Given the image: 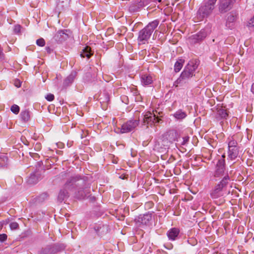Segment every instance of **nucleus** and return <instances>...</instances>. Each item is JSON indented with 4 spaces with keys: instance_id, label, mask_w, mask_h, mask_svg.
Listing matches in <instances>:
<instances>
[{
    "instance_id": "32",
    "label": "nucleus",
    "mask_w": 254,
    "mask_h": 254,
    "mask_svg": "<svg viewBox=\"0 0 254 254\" xmlns=\"http://www.w3.org/2000/svg\"><path fill=\"white\" fill-rule=\"evenodd\" d=\"M7 239V235L5 234H0V241L4 242Z\"/></svg>"
},
{
    "instance_id": "7",
    "label": "nucleus",
    "mask_w": 254,
    "mask_h": 254,
    "mask_svg": "<svg viewBox=\"0 0 254 254\" xmlns=\"http://www.w3.org/2000/svg\"><path fill=\"white\" fill-rule=\"evenodd\" d=\"M233 3V0H220L219 9L221 12H225L230 10Z\"/></svg>"
},
{
    "instance_id": "4",
    "label": "nucleus",
    "mask_w": 254,
    "mask_h": 254,
    "mask_svg": "<svg viewBox=\"0 0 254 254\" xmlns=\"http://www.w3.org/2000/svg\"><path fill=\"white\" fill-rule=\"evenodd\" d=\"M162 117V116L161 115V113L158 112L156 110L153 111L152 113L148 112L144 115L143 123L144 125H147V127H151L155 124L159 123L160 121L161 120L160 117Z\"/></svg>"
},
{
    "instance_id": "25",
    "label": "nucleus",
    "mask_w": 254,
    "mask_h": 254,
    "mask_svg": "<svg viewBox=\"0 0 254 254\" xmlns=\"http://www.w3.org/2000/svg\"><path fill=\"white\" fill-rule=\"evenodd\" d=\"M237 142L235 140H232L229 142V148H238L237 146Z\"/></svg>"
},
{
    "instance_id": "17",
    "label": "nucleus",
    "mask_w": 254,
    "mask_h": 254,
    "mask_svg": "<svg viewBox=\"0 0 254 254\" xmlns=\"http://www.w3.org/2000/svg\"><path fill=\"white\" fill-rule=\"evenodd\" d=\"M93 53H91V48L86 46L82 50V52H81L80 56L82 58L87 57L89 59L92 55Z\"/></svg>"
},
{
    "instance_id": "8",
    "label": "nucleus",
    "mask_w": 254,
    "mask_h": 254,
    "mask_svg": "<svg viewBox=\"0 0 254 254\" xmlns=\"http://www.w3.org/2000/svg\"><path fill=\"white\" fill-rule=\"evenodd\" d=\"M223 159L221 160H219L218 161L216 166V170L214 174V177H220L223 176L224 175L225 171V160L224 158L225 157L224 155H222Z\"/></svg>"
},
{
    "instance_id": "27",
    "label": "nucleus",
    "mask_w": 254,
    "mask_h": 254,
    "mask_svg": "<svg viewBox=\"0 0 254 254\" xmlns=\"http://www.w3.org/2000/svg\"><path fill=\"white\" fill-rule=\"evenodd\" d=\"M9 226L11 230H16L19 228V225L16 222H13L10 223Z\"/></svg>"
},
{
    "instance_id": "13",
    "label": "nucleus",
    "mask_w": 254,
    "mask_h": 254,
    "mask_svg": "<svg viewBox=\"0 0 254 254\" xmlns=\"http://www.w3.org/2000/svg\"><path fill=\"white\" fill-rule=\"evenodd\" d=\"M180 233L179 229L173 228L170 229L167 232V235L169 240L174 241L176 240Z\"/></svg>"
},
{
    "instance_id": "9",
    "label": "nucleus",
    "mask_w": 254,
    "mask_h": 254,
    "mask_svg": "<svg viewBox=\"0 0 254 254\" xmlns=\"http://www.w3.org/2000/svg\"><path fill=\"white\" fill-rule=\"evenodd\" d=\"M206 37V33L203 31H200L198 33L192 35L190 37V42L191 44H195L202 41Z\"/></svg>"
},
{
    "instance_id": "10",
    "label": "nucleus",
    "mask_w": 254,
    "mask_h": 254,
    "mask_svg": "<svg viewBox=\"0 0 254 254\" xmlns=\"http://www.w3.org/2000/svg\"><path fill=\"white\" fill-rule=\"evenodd\" d=\"M152 220V214L146 213L143 215H140L138 218V221L143 225H149Z\"/></svg>"
},
{
    "instance_id": "1",
    "label": "nucleus",
    "mask_w": 254,
    "mask_h": 254,
    "mask_svg": "<svg viewBox=\"0 0 254 254\" xmlns=\"http://www.w3.org/2000/svg\"><path fill=\"white\" fill-rule=\"evenodd\" d=\"M159 21L155 20L149 23L144 28L141 30L137 37L138 45H143L147 43L153 32L158 26Z\"/></svg>"
},
{
    "instance_id": "14",
    "label": "nucleus",
    "mask_w": 254,
    "mask_h": 254,
    "mask_svg": "<svg viewBox=\"0 0 254 254\" xmlns=\"http://www.w3.org/2000/svg\"><path fill=\"white\" fill-rule=\"evenodd\" d=\"M213 11V9L205 3L203 6L199 9V12L202 14V16H207L210 14Z\"/></svg>"
},
{
    "instance_id": "31",
    "label": "nucleus",
    "mask_w": 254,
    "mask_h": 254,
    "mask_svg": "<svg viewBox=\"0 0 254 254\" xmlns=\"http://www.w3.org/2000/svg\"><path fill=\"white\" fill-rule=\"evenodd\" d=\"M130 90L133 95H137L138 94V91L136 87H131L130 88Z\"/></svg>"
},
{
    "instance_id": "41",
    "label": "nucleus",
    "mask_w": 254,
    "mask_h": 254,
    "mask_svg": "<svg viewBox=\"0 0 254 254\" xmlns=\"http://www.w3.org/2000/svg\"><path fill=\"white\" fill-rule=\"evenodd\" d=\"M71 181L72 182H75V180H74V179H72Z\"/></svg>"
},
{
    "instance_id": "12",
    "label": "nucleus",
    "mask_w": 254,
    "mask_h": 254,
    "mask_svg": "<svg viewBox=\"0 0 254 254\" xmlns=\"http://www.w3.org/2000/svg\"><path fill=\"white\" fill-rule=\"evenodd\" d=\"M217 114L218 115V117H216L217 118H220V119H226L228 116L227 110L225 107H223L221 105H217Z\"/></svg>"
},
{
    "instance_id": "15",
    "label": "nucleus",
    "mask_w": 254,
    "mask_h": 254,
    "mask_svg": "<svg viewBox=\"0 0 254 254\" xmlns=\"http://www.w3.org/2000/svg\"><path fill=\"white\" fill-rule=\"evenodd\" d=\"M141 83L144 85H149L151 84L153 82V79L151 76L143 74L141 77Z\"/></svg>"
},
{
    "instance_id": "29",
    "label": "nucleus",
    "mask_w": 254,
    "mask_h": 254,
    "mask_svg": "<svg viewBox=\"0 0 254 254\" xmlns=\"http://www.w3.org/2000/svg\"><path fill=\"white\" fill-rule=\"evenodd\" d=\"M247 26L249 27H252L254 26V15L248 22Z\"/></svg>"
},
{
    "instance_id": "39",
    "label": "nucleus",
    "mask_w": 254,
    "mask_h": 254,
    "mask_svg": "<svg viewBox=\"0 0 254 254\" xmlns=\"http://www.w3.org/2000/svg\"><path fill=\"white\" fill-rule=\"evenodd\" d=\"M71 183V182H67L66 184H65V187L67 188L68 187V186H69Z\"/></svg>"
},
{
    "instance_id": "11",
    "label": "nucleus",
    "mask_w": 254,
    "mask_h": 254,
    "mask_svg": "<svg viewBox=\"0 0 254 254\" xmlns=\"http://www.w3.org/2000/svg\"><path fill=\"white\" fill-rule=\"evenodd\" d=\"M66 30L58 31L54 37L56 40L61 42L66 39L68 37V34L66 33Z\"/></svg>"
},
{
    "instance_id": "36",
    "label": "nucleus",
    "mask_w": 254,
    "mask_h": 254,
    "mask_svg": "<svg viewBox=\"0 0 254 254\" xmlns=\"http://www.w3.org/2000/svg\"><path fill=\"white\" fill-rule=\"evenodd\" d=\"M236 19V17L233 15H230L228 17V20L230 21H234Z\"/></svg>"
},
{
    "instance_id": "20",
    "label": "nucleus",
    "mask_w": 254,
    "mask_h": 254,
    "mask_svg": "<svg viewBox=\"0 0 254 254\" xmlns=\"http://www.w3.org/2000/svg\"><path fill=\"white\" fill-rule=\"evenodd\" d=\"M20 117L23 122H28L30 118V113L27 110L22 111L20 113Z\"/></svg>"
},
{
    "instance_id": "38",
    "label": "nucleus",
    "mask_w": 254,
    "mask_h": 254,
    "mask_svg": "<svg viewBox=\"0 0 254 254\" xmlns=\"http://www.w3.org/2000/svg\"><path fill=\"white\" fill-rule=\"evenodd\" d=\"M251 91L254 94V83L251 86Z\"/></svg>"
},
{
    "instance_id": "5",
    "label": "nucleus",
    "mask_w": 254,
    "mask_h": 254,
    "mask_svg": "<svg viewBox=\"0 0 254 254\" xmlns=\"http://www.w3.org/2000/svg\"><path fill=\"white\" fill-rule=\"evenodd\" d=\"M138 124V120L129 121L122 126L121 132L124 133L130 132L135 128Z\"/></svg>"
},
{
    "instance_id": "6",
    "label": "nucleus",
    "mask_w": 254,
    "mask_h": 254,
    "mask_svg": "<svg viewBox=\"0 0 254 254\" xmlns=\"http://www.w3.org/2000/svg\"><path fill=\"white\" fill-rule=\"evenodd\" d=\"M99 100L100 102L102 109L106 110L110 102V96L106 91L101 93L99 96Z\"/></svg>"
},
{
    "instance_id": "37",
    "label": "nucleus",
    "mask_w": 254,
    "mask_h": 254,
    "mask_svg": "<svg viewBox=\"0 0 254 254\" xmlns=\"http://www.w3.org/2000/svg\"><path fill=\"white\" fill-rule=\"evenodd\" d=\"M41 147V145L40 143H36L35 145V149L37 150L40 149Z\"/></svg>"
},
{
    "instance_id": "24",
    "label": "nucleus",
    "mask_w": 254,
    "mask_h": 254,
    "mask_svg": "<svg viewBox=\"0 0 254 254\" xmlns=\"http://www.w3.org/2000/svg\"><path fill=\"white\" fill-rule=\"evenodd\" d=\"M10 110L15 114H17L19 112L20 108L17 105H13L11 107Z\"/></svg>"
},
{
    "instance_id": "34",
    "label": "nucleus",
    "mask_w": 254,
    "mask_h": 254,
    "mask_svg": "<svg viewBox=\"0 0 254 254\" xmlns=\"http://www.w3.org/2000/svg\"><path fill=\"white\" fill-rule=\"evenodd\" d=\"M35 175L33 174L30 176V177L29 178L28 182L29 183H34V182L33 181L35 179Z\"/></svg>"
},
{
    "instance_id": "42",
    "label": "nucleus",
    "mask_w": 254,
    "mask_h": 254,
    "mask_svg": "<svg viewBox=\"0 0 254 254\" xmlns=\"http://www.w3.org/2000/svg\"><path fill=\"white\" fill-rule=\"evenodd\" d=\"M43 254H47V253H46V252H43Z\"/></svg>"
},
{
    "instance_id": "26",
    "label": "nucleus",
    "mask_w": 254,
    "mask_h": 254,
    "mask_svg": "<svg viewBox=\"0 0 254 254\" xmlns=\"http://www.w3.org/2000/svg\"><path fill=\"white\" fill-rule=\"evenodd\" d=\"M78 194H79L78 195H77V197L79 199H83L87 195V194L85 193L84 190H80L78 192Z\"/></svg>"
},
{
    "instance_id": "33",
    "label": "nucleus",
    "mask_w": 254,
    "mask_h": 254,
    "mask_svg": "<svg viewBox=\"0 0 254 254\" xmlns=\"http://www.w3.org/2000/svg\"><path fill=\"white\" fill-rule=\"evenodd\" d=\"M14 85L17 87H19L21 86V82L18 79H16L14 81Z\"/></svg>"
},
{
    "instance_id": "21",
    "label": "nucleus",
    "mask_w": 254,
    "mask_h": 254,
    "mask_svg": "<svg viewBox=\"0 0 254 254\" xmlns=\"http://www.w3.org/2000/svg\"><path fill=\"white\" fill-rule=\"evenodd\" d=\"M67 196L68 193L67 191L66 190H62L60 191L58 198L60 202H62Z\"/></svg>"
},
{
    "instance_id": "2",
    "label": "nucleus",
    "mask_w": 254,
    "mask_h": 254,
    "mask_svg": "<svg viewBox=\"0 0 254 254\" xmlns=\"http://www.w3.org/2000/svg\"><path fill=\"white\" fill-rule=\"evenodd\" d=\"M195 66L192 62H190L182 72L180 77L175 81L174 85L177 87L179 84L186 83L190 77H192L193 72L195 69Z\"/></svg>"
},
{
    "instance_id": "23",
    "label": "nucleus",
    "mask_w": 254,
    "mask_h": 254,
    "mask_svg": "<svg viewBox=\"0 0 254 254\" xmlns=\"http://www.w3.org/2000/svg\"><path fill=\"white\" fill-rule=\"evenodd\" d=\"M217 0H208L205 3L207 5V6H209L213 10L215 7V4Z\"/></svg>"
},
{
    "instance_id": "22",
    "label": "nucleus",
    "mask_w": 254,
    "mask_h": 254,
    "mask_svg": "<svg viewBox=\"0 0 254 254\" xmlns=\"http://www.w3.org/2000/svg\"><path fill=\"white\" fill-rule=\"evenodd\" d=\"M8 159L7 157L4 155L0 156V168L5 166L7 164Z\"/></svg>"
},
{
    "instance_id": "16",
    "label": "nucleus",
    "mask_w": 254,
    "mask_h": 254,
    "mask_svg": "<svg viewBox=\"0 0 254 254\" xmlns=\"http://www.w3.org/2000/svg\"><path fill=\"white\" fill-rule=\"evenodd\" d=\"M239 155L238 148H229L228 157L231 160L235 159Z\"/></svg>"
},
{
    "instance_id": "28",
    "label": "nucleus",
    "mask_w": 254,
    "mask_h": 254,
    "mask_svg": "<svg viewBox=\"0 0 254 254\" xmlns=\"http://www.w3.org/2000/svg\"><path fill=\"white\" fill-rule=\"evenodd\" d=\"M36 44L39 46L43 47L45 45V41L43 38H40L37 40Z\"/></svg>"
},
{
    "instance_id": "40",
    "label": "nucleus",
    "mask_w": 254,
    "mask_h": 254,
    "mask_svg": "<svg viewBox=\"0 0 254 254\" xmlns=\"http://www.w3.org/2000/svg\"><path fill=\"white\" fill-rule=\"evenodd\" d=\"M188 139H189V137H186V138H184V142H186V141H188Z\"/></svg>"
},
{
    "instance_id": "35",
    "label": "nucleus",
    "mask_w": 254,
    "mask_h": 254,
    "mask_svg": "<svg viewBox=\"0 0 254 254\" xmlns=\"http://www.w3.org/2000/svg\"><path fill=\"white\" fill-rule=\"evenodd\" d=\"M74 77H75V74L73 75L72 74H71L69 76H68L67 77V78L65 80V81H67V80H71V82L72 81H73V78H74Z\"/></svg>"
},
{
    "instance_id": "3",
    "label": "nucleus",
    "mask_w": 254,
    "mask_h": 254,
    "mask_svg": "<svg viewBox=\"0 0 254 254\" xmlns=\"http://www.w3.org/2000/svg\"><path fill=\"white\" fill-rule=\"evenodd\" d=\"M230 181V177L228 175H225L222 180L215 186L211 191L210 196L213 198H217L222 195V190L227 187Z\"/></svg>"
},
{
    "instance_id": "18",
    "label": "nucleus",
    "mask_w": 254,
    "mask_h": 254,
    "mask_svg": "<svg viewBox=\"0 0 254 254\" xmlns=\"http://www.w3.org/2000/svg\"><path fill=\"white\" fill-rule=\"evenodd\" d=\"M187 116V113L182 110H178L174 114V117L177 120H183L185 119Z\"/></svg>"
},
{
    "instance_id": "30",
    "label": "nucleus",
    "mask_w": 254,
    "mask_h": 254,
    "mask_svg": "<svg viewBox=\"0 0 254 254\" xmlns=\"http://www.w3.org/2000/svg\"><path fill=\"white\" fill-rule=\"evenodd\" d=\"M54 95L51 93L48 94L46 97V99L49 101H52L54 100Z\"/></svg>"
},
{
    "instance_id": "19",
    "label": "nucleus",
    "mask_w": 254,
    "mask_h": 254,
    "mask_svg": "<svg viewBox=\"0 0 254 254\" xmlns=\"http://www.w3.org/2000/svg\"><path fill=\"white\" fill-rule=\"evenodd\" d=\"M184 62V60L179 59L176 62L174 65V70L175 72H178L180 71L183 66Z\"/></svg>"
}]
</instances>
